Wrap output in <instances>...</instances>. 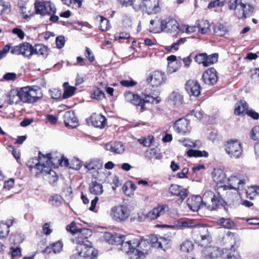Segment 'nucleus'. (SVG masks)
<instances>
[{
  "label": "nucleus",
  "instance_id": "f257e3e1",
  "mask_svg": "<svg viewBox=\"0 0 259 259\" xmlns=\"http://www.w3.org/2000/svg\"><path fill=\"white\" fill-rule=\"evenodd\" d=\"M225 201L219 195H214L211 191H206L203 197L193 196L187 200V204L193 211H197L206 207L209 210H213L220 206H223Z\"/></svg>",
  "mask_w": 259,
  "mask_h": 259
},
{
  "label": "nucleus",
  "instance_id": "f03ea898",
  "mask_svg": "<svg viewBox=\"0 0 259 259\" xmlns=\"http://www.w3.org/2000/svg\"><path fill=\"white\" fill-rule=\"evenodd\" d=\"M121 249L126 253L130 259H141L147 253L150 244L148 241L138 239L122 241Z\"/></svg>",
  "mask_w": 259,
  "mask_h": 259
},
{
  "label": "nucleus",
  "instance_id": "7ed1b4c3",
  "mask_svg": "<svg viewBox=\"0 0 259 259\" xmlns=\"http://www.w3.org/2000/svg\"><path fill=\"white\" fill-rule=\"evenodd\" d=\"M248 182V178L239 173H234L228 178L226 184L224 185L223 190L226 191V194L229 196L231 192H234V197L238 196L241 198L244 194L247 184Z\"/></svg>",
  "mask_w": 259,
  "mask_h": 259
},
{
  "label": "nucleus",
  "instance_id": "20e7f679",
  "mask_svg": "<svg viewBox=\"0 0 259 259\" xmlns=\"http://www.w3.org/2000/svg\"><path fill=\"white\" fill-rule=\"evenodd\" d=\"M39 159H36L38 162L34 166V168L38 170L37 174L40 173L46 177L50 183L52 184L58 180V177L56 172L51 169V166L52 164L51 154L46 155L42 154L40 152L38 154Z\"/></svg>",
  "mask_w": 259,
  "mask_h": 259
},
{
  "label": "nucleus",
  "instance_id": "39448f33",
  "mask_svg": "<svg viewBox=\"0 0 259 259\" xmlns=\"http://www.w3.org/2000/svg\"><path fill=\"white\" fill-rule=\"evenodd\" d=\"M21 101L27 103L37 102L42 97L41 89L37 86H27L19 90Z\"/></svg>",
  "mask_w": 259,
  "mask_h": 259
},
{
  "label": "nucleus",
  "instance_id": "423d86ee",
  "mask_svg": "<svg viewBox=\"0 0 259 259\" xmlns=\"http://www.w3.org/2000/svg\"><path fill=\"white\" fill-rule=\"evenodd\" d=\"M224 148L229 158L232 159L240 158L243 154V146L241 142L237 139H230L227 141Z\"/></svg>",
  "mask_w": 259,
  "mask_h": 259
},
{
  "label": "nucleus",
  "instance_id": "0eeeda50",
  "mask_svg": "<svg viewBox=\"0 0 259 259\" xmlns=\"http://www.w3.org/2000/svg\"><path fill=\"white\" fill-rule=\"evenodd\" d=\"M131 214V210L128 206L118 204L112 207L110 210V217L111 220L117 223H121L128 220Z\"/></svg>",
  "mask_w": 259,
  "mask_h": 259
},
{
  "label": "nucleus",
  "instance_id": "6e6552de",
  "mask_svg": "<svg viewBox=\"0 0 259 259\" xmlns=\"http://www.w3.org/2000/svg\"><path fill=\"white\" fill-rule=\"evenodd\" d=\"M160 27L155 30L156 32H165L175 36L177 35L180 29L179 23L175 19L167 17L161 19L157 22Z\"/></svg>",
  "mask_w": 259,
  "mask_h": 259
},
{
  "label": "nucleus",
  "instance_id": "1a4fd4ad",
  "mask_svg": "<svg viewBox=\"0 0 259 259\" xmlns=\"http://www.w3.org/2000/svg\"><path fill=\"white\" fill-rule=\"evenodd\" d=\"M136 11L141 10L149 15L154 14L160 11L159 0H143L133 6Z\"/></svg>",
  "mask_w": 259,
  "mask_h": 259
},
{
  "label": "nucleus",
  "instance_id": "9d476101",
  "mask_svg": "<svg viewBox=\"0 0 259 259\" xmlns=\"http://www.w3.org/2000/svg\"><path fill=\"white\" fill-rule=\"evenodd\" d=\"M84 245H80L76 247V252L70 256V259H95L92 256L93 248L90 241L85 242Z\"/></svg>",
  "mask_w": 259,
  "mask_h": 259
},
{
  "label": "nucleus",
  "instance_id": "9b49d317",
  "mask_svg": "<svg viewBox=\"0 0 259 259\" xmlns=\"http://www.w3.org/2000/svg\"><path fill=\"white\" fill-rule=\"evenodd\" d=\"M36 13L42 16L51 15L56 13L55 5L50 2L36 1L34 4Z\"/></svg>",
  "mask_w": 259,
  "mask_h": 259
},
{
  "label": "nucleus",
  "instance_id": "f8f14e48",
  "mask_svg": "<svg viewBox=\"0 0 259 259\" xmlns=\"http://www.w3.org/2000/svg\"><path fill=\"white\" fill-rule=\"evenodd\" d=\"M11 53L14 55H22L30 59L33 55L32 45L28 42H23L18 45L13 46Z\"/></svg>",
  "mask_w": 259,
  "mask_h": 259
},
{
  "label": "nucleus",
  "instance_id": "ddd939ff",
  "mask_svg": "<svg viewBox=\"0 0 259 259\" xmlns=\"http://www.w3.org/2000/svg\"><path fill=\"white\" fill-rule=\"evenodd\" d=\"M202 255L205 259H214L222 256L224 254V250L219 247L213 246H203Z\"/></svg>",
  "mask_w": 259,
  "mask_h": 259
},
{
  "label": "nucleus",
  "instance_id": "4468645a",
  "mask_svg": "<svg viewBox=\"0 0 259 259\" xmlns=\"http://www.w3.org/2000/svg\"><path fill=\"white\" fill-rule=\"evenodd\" d=\"M173 127L178 134L183 136L189 134L191 129L190 121L184 118L176 121Z\"/></svg>",
  "mask_w": 259,
  "mask_h": 259
},
{
  "label": "nucleus",
  "instance_id": "2eb2a0df",
  "mask_svg": "<svg viewBox=\"0 0 259 259\" xmlns=\"http://www.w3.org/2000/svg\"><path fill=\"white\" fill-rule=\"evenodd\" d=\"M196 226V224L192 220H178L175 221L171 225H163L160 227L163 228H169L177 230H184Z\"/></svg>",
  "mask_w": 259,
  "mask_h": 259
},
{
  "label": "nucleus",
  "instance_id": "dca6fc26",
  "mask_svg": "<svg viewBox=\"0 0 259 259\" xmlns=\"http://www.w3.org/2000/svg\"><path fill=\"white\" fill-rule=\"evenodd\" d=\"M165 79V75L164 72L155 71L147 79V81L153 87L157 88L161 85Z\"/></svg>",
  "mask_w": 259,
  "mask_h": 259
},
{
  "label": "nucleus",
  "instance_id": "f3484780",
  "mask_svg": "<svg viewBox=\"0 0 259 259\" xmlns=\"http://www.w3.org/2000/svg\"><path fill=\"white\" fill-rule=\"evenodd\" d=\"M213 181L217 184L219 188L223 189V186L226 184L227 179L225 172L221 169L214 168L211 173Z\"/></svg>",
  "mask_w": 259,
  "mask_h": 259
},
{
  "label": "nucleus",
  "instance_id": "a211bd4d",
  "mask_svg": "<svg viewBox=\"0 0 259 259\" xmlns=\"http://www.w3.org/2000/svg\"><path fill=\"white\" fill-rule=\"evenodd\" d=\"M197 230L200 237V239L197 240L199 245L203 246L209 244L211 241V237L208 228L204 226H199Z\"/></svg>",
  "mask_w": 259,
  "mask_h": 259
},
{
  "label": "nucleus",
  "instance_id": "6ab92c4d",
  "mask_svg": "<svg viewBox=\"0 0 259 259\" xmlns=\"http://www.w3.org/2000/svg\"><path fill=\"white\" fill-rule=\"evenodd\" d=\"M185 89L190 96L198 97L201 93L199 83L193 80H189L185 84Z\"/></svg>",
  "mask_w": 259,
  "mask_h": 259
},
{
  "label": "nucleus",
  "instance_id": "aec40b11",
  "mask_svg": "<svg viewBox=\"0 0 259 259\" xmlns=\"http://www.w3.org/2000/svg\"><path fill=\"white\" fill-rule=\"evenodd\" d=\"M168 210V207L166 205H158L146 214V218L154 220L161 215H163Z\"/></svg>",
  "mask_w": 259,
  "mask_h": 259
},
{
  "label": "nucleus",
  "instance_id": "412c9836",
  "mask_svg": "<svg viewBox=\"0 0 259 259\" xmlns=\"http://www.w3.org/2000/svg\"><path fill=\"white\" fill-rule=\"evenodd\" d=\"M202 79L206 84H214L218 79L216 70L213 68L208 69L203 73Z\"/></svg>",
  "mask_w": 259,
  "mask_h": 259
},
{
  "label": "nucleus",
  "instance_id": "4be33fe9",
  "mask_svg": "<svg viewBox=\"0 0 259 259\" xmlns=\"http://www.w3.org/2000/svg\"><path fill=\"white\" fill-rule=\"evenodd\" d=\"M92 231L90 229L82 228L81 229L79 233L73 239V242L77 244V246L80 245H84L85 242L89 241L87 238L91 236Z\"/></svg>",
  "mask_w": 259,
  "mask_h": 259
},
{
  "label": "nucleus",
  "instance_id": "5701e85b",
  "mask_svg": "<svg viewBox=\"0 0 259 259\" xmlns=\"http://www.w3.org/2000/svg\"><path fill=\"white\" fill-rule=\"evenodd\" d=\"M124 96L126 102L135 106H140L141 111H144L143 101L139 95L131 92H126Z\"/></svg>",
  "mask_w": 259,
  "mask_h": 259
},
{
  "label": "nucleus",
  "instance_id": "b1692460",
  "mask_svg": "<svg viewBox=\"0 0 259 259\" xmlns=\"http://www.w3.org/2000/svg\"><path fill=\"white\" fill-rule=\"evenodd\" d=\"M64 121L66 126L71 128H75L78 125V122L75 113L69 111L66 112L64 115Z\"/></svg>",
  "mask_w": 259,
  "mask_h": 259
},
{
  "label": "nucleus",
  "instance_id": "393cba45",
  "mask_svg": "<svg viewBox=\"0 0 259 259\" xmlns=\"http://www.w3.org/2000/svg\"><path fill=\"white\" fill-rule=\"evenodd\" d=\"M198 32L202 34H207L211 31V24L206 20H198L196 23Z\"/></svg>",
  "mask_w": 259,
  "mask_h": 259
},
{
  "label": "nucleus",
  "instance_id": "a878e982",
  "mask_svg": "<svg viewBox=\"0 0 259 259\" xmlns=\"http://www.w3.org/2000/svg\"><path fill=\"white\" fill-rule=\"evenodd\" d=\"M169 192L172 195L180 196L182 200L187 196L186 190L177 185H171L169 188Z\"/></svg>",
  "mask_w": 259,
  "mask_h": 259
},
{
  "label": "nucleus",
  "instance_id": "bb28decb",
  "mask_svg": "<svg viewBox=\"0 0 259 259\" xmlns=\"http://www.w3.org/2000/svg\"><path fill=\"white\" fill-rule=\"evenodd\" d=\"M107 150L117 154H121L124 151V146L120 142H116L107 144L105 146Z\"/></svg>",
  "mask_w": 259,
  "mask_h": 259
},
{
  "label": "nucleus",
  "instance_id": "cd10ccee",
  "mask_svg": "<svg viewBox=\"0 0 259 259\" xmlns=\"http://www.w3.org/2000/svg\"><path fill=\"white\" fill-rule=\"evenodd\" d=\"M93 125L100 128H103L106 125V118L101 114H94L91 116Z\"/></svg>",
  "mask_w": 259,
  "mask_h": 259
},
{
  "label": "nucleus",
  "instance_id": "c85d7f7f",
  "mask_svg": "<svg viewBox=\"0 0 259 259\" xmlns=\"http://www.w3.org/2000/svg\"><path fill=\"white\" fill-rule=\"evenodd\" d=\"M89 191L94 195H100L104 191L102 185L96 181H93L89 184Z\"/></svg>",
  "mask_w": 259,
  "mask_h": 259
},
{
  "label": "nucleus",
  "instance_id": "c756f323",
  "mask_svg": "<svg viewBox=\"0 0 259 259\" xmlns=\"http://www.w3.org/2000/svg\"><path fill=\"white\" fill-rule=\"evenodd\" d=\"M7 102L10 105L17 104L21 101L19 91L17 90H11L7 95Z\"/></svg>",
  "mask_w": 259,
  "mask_h": 259
},
{
  "label": "nucleus",
  "instance_id": "7c9ffc66",
  "mask_svg": "<svg viewBox=\"0 0 259 259\" xmlns=\"http://www.w3.org/2000/svg\"><path fill=\"white\" fill-rule=\"evenodd\" d=\"M248 105L246 101H241L236 104L234 113L237 115L243 116L248 111Z\"/></svg>",
  "mask_w": 259,
  "mask_h": 259
},
{
  "label": "nucleus",
  "instance_id": "2f4dec72",
  "mask_svg": "<svg viewBox=\"0 0 259 259\" xmlns=\"http://www.w3.org/2000/svg\"><path fill=\"white\" fill-rule=\"evenodd\" d=\"M33 55H37L46 58L49 54V49L42 44L35 45L32 46Z\"/></svg>",
  "mask_w": 259,
  "mask_h": 259
},
{
  "label": "nucleus",
  "instance_id": "473e14b6",
  "mask_svg": "<svg viewBox=\"0 0 259 259\" xmlns=\"http://www.w3.org/2000/svg\"><path fill=\"white\" fill-rule=\"evenodd\" d=\"M155 239H156V241L153 243L155 247L160 248L165 251L170 246L171 240L168 238L160 237L155 238Z\"/></svg>",
  "mask_w": 259,
  "mask_h": 259
},
{
  "label": "nucleus",
  "instance_id": "72a5a7b5",
  "mask_svg": "<svg viewBox=\"0 0 259 259\" xmlns=\"http://www.w3.org/2000/svg\"><path fill=\"white\" fill-rule=\"evenodd\" d=\"M168 101L171 104L175 106H179L182 104L183 98L180 93L173 92L169 95Z\"/></svg>",
  "mask_w": 259,
  "mask_h": 259
},
{
  "label": "nucleus",
  "instance_id": "f704fd0d",
  "mask_svg": "<svg viewBox=\"0 0 259 259\" xmlns=\"http://www.w3.org/2000/svg\"><path fill=\"white\" fill-rule=\"evenodd\" d=\"M63 247V243L58 241L53 243L50 246L46 247L44 250V252L48 254L51 253L52 251L54 253H60L62 250Z\"/></svg>",
  "mask_w": 259,
  "mask_h": 259
},
{
  "label": "nucleus",
  "instance_id": "c9c22d12",
  "mask_svg": "<svg viewBox=\"0 0 259 259\" xmlns=\"http://www.w3.org/2000/svg\"><path fill=\"white\" fill-rule=\"evenodd\" d=\"M64 88V92L62 95L63 99H67L70 98L75 94L76 88L73 86H70L68 82H64L63 85Z\"/></svg>",
  "mask_w": 259,
  "mask_h": 259
},
{
  "label": "nucleus",
  "instance_id": "e433bc0d",
  "mask_svg": "<svg viewBox=\"0 0 259 259\" xmlns=\"http://www.w3.org/2000/svg\"><path fill=\"white\" fill-rule=\"evenodd\" d=\"M226 243H229L231 245V248L235 247L236 243L238 241V236L230 231H228L224 238Z\"/></svg>",
  "mask_w": 259,
  "mask_h": 259
},
{
  "label": "nucleus",
  "instance_id": "4c0bfd02",
  "mask_svg": "<svg viewBox=\"0 0 259 259\" xmlns=\"http://www.w3.org/2000/svg\"><path fill=\"white\" fill-rule=\"evenodd\" d=\"M213 30L216 35L223 36L229 31V27L226 25L219 23L214 26Z\"/></svg>",
  "mask_w": 259,
  "mask_h": 259
},
{
  "label": "nucleus",
  "instance_id": "58836bf2",
  "mask_svg": "<svg viewBox=\"0 0 259 259\" xmlns=\"http://www.w3.org/2000/svg\"><path fill=\"white\" fill-rule=\"evenodd\" d=\"M244 193L246 194V197L252 199L254 196L259 194V186H247Z\"/></svg>",
  "mask_w": 259,
  "mask_h": 259
},
{
  "label": "nucleus",
  "instance_id": "ea45409f",
  "mask_svg": "<svg viewBox=\"0 0 259 259\" xmlns=\"http://www.w3.org/2000/svg\"><path fill=\"white\" fill-rule=\"evenodd\" d=\"M104 240L109 244H121L120 239L121 238L114 236L111 233L105 232L103 235Z\"/></svg>",
  "mask_w": 259,
  "mask_h": 259
},
{
  "label": "nucleus",
  "instance_id": "a19ab883",
  "mask_svg": "<svg viewBox=\"0 0 259 259\" xmlns=\"http://www.w3.org/2000/svg\"><path fill=\"white\" fill-rule=\"evenodd\" d=\"M84 166L89 170L100 169L102 166V163L98 160H92L86 163Z\"/></svg>",
  "mask_w": 259,
  "mask_h": 259
},
{
  "label": "nucleus",
  "instance_id": "79ce46f5",
  "mask_svg": "<svg viewBox=\"0 0 259 259\" xmlns=\"http://www.w3.org/2000/svg\"><path fill=\"white\" fill-rule=\"evenodd\" d=\"M224 252L227 253V258L228 259H240L241 256L238 252L236 250L235 247L230 248L229 249L225 248L223 249Z\"/></svg>",
  "mask_w": 259,
  "mask_h": 259
},
{
  "label": "nucleus",
  "instance_id": "37998d69",
  "mask_svg": "<svg viewBox=\"0 0 259 259\" xmlns=\"http://www.w3.org/2000/svg\"><path fill=\"white\" fill-rule=\"evenodd\" d=\"M187 155L189 157H207L208 156V153L205 151H199L190 149L187 151Z\"/></svg>",
  "mask_w": 259,
  "mask_h": 259
},
{
  "label": "nucleus",
  "instance_id": "c03bdc74",
  "mask_svg": "<svg viewBox=\"0 0 259 259\" xmlns=\"http://www.w3.org/2000/svg\"><path fill=\"white\" fill-rule=\"evenodd\" d=\"M62 202L63 198L59 195L55 194L52 195L49 199V203L50 204L55 206H60Z\"/></svg>",
  "mask_w": 259,
  "mask_h": 259
},
{
  "label": "nucleus",
  "instance_id": "a18cd8bd",
  "mask_svg": "<svg viewBox=\"0 0 259 259\" xmlns=\"http://www.w3.org/2000/svg\"><path fill=\"white\" fill-rule=\"evenodd\" d=\"M7 226L4 223H0V239L6 238L9 233V228L12 226V222Z\"/></svg>",
  "mask_w": 259,
  "mask_h": 259
},
{
  "label": "nucleus",
  "instance_id": "49530a36",
  "mask_svg": "<svg viewBox=\"0 0 259 259\" xmlns=\"http://www.w3.org/2000/svg\"><path fill=\"white\" fill-rule=\"evenodd\" d=\"M218 224L226 229H231L235 225L234 222L231 220L230 219L225 218H221L219 219L218 221Z\"/></svg>",
  "mask_w": 259,
  "mask_h": 259
},
{
  "label": "nucleus",
  "instance_id": "de8ad7c7",
  "mask_svg": "<svg viewBox=\"0 0 259 259\" xmlns=\"http://www.w3.org/2000/svg\"><path fill=\"white\" fill-rule=\"evenodd\" d=\"M193 242L189 240L184 241L181 245V251L185 253H188L193 250Z\"/></svg>",
  "mask_w": 259,
  "mask_h": 259
},
{
  "label": "nucleus",
  "instance_id": "09e8293b",
  "mask_svg": "<svg viewBox=\"0 0 259 259\" xmlns=\"http://www.w3.org/2000/svg\"><path fill=\"white\" fill-rule=\"evenodd\" d=\"M97 19L100 21V28L103 31H107L110 27L109 21L102 16H99Z\"/></svg>",
  "mask_w": 259,
  "mask_h": 259
},
{
  "label": "nucleus",
  "instance_id": "8fccbe9b",
  "mask_svg": "<svg viewBox=\"0 0 259 259\" xmlns=\"http://www.w3.org/2000/svg\"><path fill=\"white\" fill-rule=\"evenodd\" d=\"M197 29V27L196 24V25L183 24L180 26V31H181L183 33L185 32L189 34L195 32Z\"/></svg>",
  "mask_w": 259,
  "mask_h": 259
},
{
  "label": "nucleus",
  "instance_id": "3c124183",
  "mask_svg": "<svg viewBox=\"0 0 259 259\" xmlns=\"http://www.w3.org/2000/svg\"><path fill=\"white\" fill-rule=\"evenodd\" d=\"M218 55L217 54H213L209 56L206 54L205 60L204 62V66H209L218 61Z\"/></svg>",
  "mask_w": 259,
  "mask_h": 259
},
{
  "label": "nucleus",
  "instance_id": "603ef678",
  "mask_svg": "<svg viewBox=\"0 0 259 259\" xmlns=\"http://www.w3.org/2000/svg\"><path fill=\"white\" fill-rule=\"evenodd\" d=\"M142 100L143 101L144 105H145V103L158 104L161 101V99L159 97H154L149 95H145L144 98Z\"/></svg>",
  "mask_w": 259,
  "mask_h": 259
},
{
  "label": "nucleus",
  "instance_id": "864d4df0",
  "mask_svg": "<svg viewBox=\"0 0 259 259\" xmlns=\"http://www.w3.org/2000/svg\"><path fill=\"white\" fill-rule=\"evenodd\" d=\"M181 67L180 62H171L167 63V71L169 73L176 72Z\"/></svg>",
  "mask_w": 259,
  "mask_h": 259
},
{
  "label": "nucleus",
  "instance_id": "5fc2aeb1",
  "mask_svg": "<svg viewBox=\"0 0 259 259\" xmlns=\"http://www.w3.org/2000/svg\"><path fill=\"white\" fill-rule=\"evenodd\" d=\"M10 9V4L4 0H0V15L4 14Z\"/></svg>",
  "mask_w": 259,
  "mask_h": 259
},
{
  "label": "nucleus",
  "instance_id": "6e6d98bb",
  "mask_svg": "<svg viewBox=\"0 0 259 259\" xmlns=\"http://www.w3.org/2000/svg\"><path fill=\"white\" fill-rule=\"evenodd\" d=\"M81 167L80 161L76 158H72L70 161L69 168L74 169H79Z\"/></svg>",
  "mask_w": 259,
  "mask_h": 259
},
{
  "label": "nucleus",
  "instance_id": "4d7b16f0",
  "mask_svg": "<svg viewBox=\"0 0 259 259\" xmlns=\"http://www.w3.org/2000/svg\"><path fill=\"white\" fill-rule=\"evenodd\" d=\"M104 97V93L99 89H96L91 94V98L97 100H102Z\"/></svg>",
  "mask_w": 259,
  "mask_h": 259
},
{
  "label": "nucleus",
  "instance_id": "13d9d810",
  "mask_svg": "<svg viewBox=\"0 0 259 259\" xmlns=\"http://www.w3.org/2000/svg\"><path fill=\"white\" fill-rule=\"evenodd\" d=\"M250 136L253 140L259 141V125L255 126L252 128Z\"/></svg>",
  "mask_w": 259,
  "mask_h": 259
},
{
  "label": "nucleus",
  "instance_id": "bf43d9fd",
  "mask_svg": "<svg viewBox=\"0 0 259 259\" xmlns=\"http://www.w3.org/2000/svg\"><path fill=\"white\" fill-rule=\"evenodd\" d=\"M81 229H77L75 223L73 222L66 227V230L68 232H71L73 234H78Z\"/></svg>",
  "mask_w": 259,
  "mask_h": 259
},
{
  "label": "nucleus",
  "instance_id": "052dcab7",
  "mask_svg": "<svg viewBox=\"0 0 259 259\" xmlns=\"http://www.w3.org/2000/svg\"><path fill=\"white\" fill-rule=\"evenodd\" d=\"M18 6L21 13L23 14H25L24 17V18L28 17V15L26 14L27 9L26 3L23 0H19L18 3Z\"/></svg>",
  "mask_w": 259,
  "mask_h": 259
},
{
  "label": "nucleus",
  "instance_id": "680f3d73",
  "mask_svg": "<svg viewBox=\"0 0 259 259\" xmlns=\"http://www.w3.org/2000/svg\"><path fill=\"white\" fill-rule=\"evenodd\" d=\"M120 84L124 87H132L137 84V82L130 78L127 80H123L120 81Z\"/></svg>",
  "mask_w": 259,
  "mask_h": 259
},
{
  "label": "nucleus",
  "instance_id": "e2e57ef3",
  "mask_svg": "<svg viewBox=\"0 0 259 259\" xmlns=\"http://www.w3.org/2000/svg\"><path fill=\"white\" fill-rule=\"evenodd\" d=\"M12 48H13V46L9 44L5 46L3 49L0 50V58L5 57L9 52H11Z\"/></svg>",
  "mask_w": 259,
  "mask_h": 259
},
{
  "label": "nucleus",
  "instance_id": "0e129e2a",
  "mask_svg": "<svg viewBox=\"0 0 259 259\" xmlns=\"http://www.w3.org/2000/svg\"><path fill=\"white\" fill-rule=\"evenodd\" d=\"M65 37L63 36H59L56 38V44L57 48L61 49L65 45Z\"/></svg>",
  "mask_w": 259,
  "mask_h": 259
},
{
  "label": "nucleus",
  "instance_id": "69168bd1",
  "mask_svg": "<svg viewBox=\"0 0 259 259\" xmlns=\"http://www.w3.org/2000/svg\"><path fill=\"white\" fill-rule=\"evenodd\" d=\"M205 53L199 54L195 57V60L198 64H202L204 66V62L205 60Z\"/></svg>",
  "mask_w": 259,
  "mask_h": 259
},
{
  "label": "nucleus",
  "instance_id": "338daca9",
  "mask_svg": "<svg viewBox=\"0 0 259 259\" xmlns=\"http://www.w3.org/2000/svg\"><path fill=\"white\" fill-rule=\"evenodd\" d=\"M224 0H215L209 3L208 6V8L213 7H220L223 6L224 4Z\"/></svg>",
  "mask_w": 259,
  "mask_h": 259
},
{
  "label": "nucleus",
  "instance_id": "774afa93",
  "mask_svg": "<svg viewBox=\"0 0 259 259\" xmlns=\"http://www.w3.org/2000/svg\"><path fill=\"white\" fill-rule=\"evenodd\" d=\"M130 37V34L126 32H121L119 33H116L114 35L115 40L118 39H126Z\"/></svg>",
  "mask_w": 259,
  "mask_h": 259
}]
</instances>
